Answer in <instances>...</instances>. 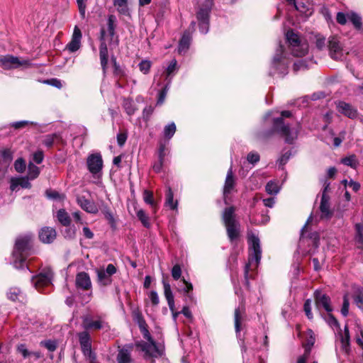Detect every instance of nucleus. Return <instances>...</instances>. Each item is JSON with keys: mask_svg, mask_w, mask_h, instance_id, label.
<instances>
[{"mask_svg": "<svg viewBox=\"0 0 363 363\" xmlns=\"http://www.w3.org/2000/svg\"><path fill=\"white\" fill-rule=\"evenodd\" d=\"M248 243L249 259L248 263L245 265L244 272L245 280L247 286H249V272L251 267L255 268L257 267L262 257V250L259 238L252 233H248Z\"/></svg>", "mask_w": 363, "mask_h": 363, "instance_id": "3", "label": "nucleus"}, {"mask_svg": "<svg viewBox=\"0 0 363 363\" xmlns=\"http://www.w3.org/2000/svg\"><path fill=\"white\" fill-rule=\"evenodd\" d=\"M29 65L28 60H22L17 57L6 55L0 57V65L5 69H10L19 67L22 65Z\"/></svg>", "mask_w": 363, "mask_h": 363, "instance_id": "11", "label": "nucleus"}, {"mask_svg": "<svg viewBox=\"0 0 363 363\" xmlns=\"http://www.w3.org/2000/svg\"><path fill=\"white\" fill-rule=\"evenodd\" d=\"M86 164L89 171L93 175L101 174L103 168V160L101 154L95 153L89 155Z\"/></svg>", "mask_w": 363, "mask_h": 363, "instance_id": "9", "label": "nucleus"}, {"mask_svg": "<svg viewBox=\"0 0 363 363\" xmlns=\"http://www.w3.org/2000/svg\"><path fill=\"white\" fill-rule=\"evenodd\" d=\"M245 313L244 307H238L235 310V328L236 333H239L241 330L242 314Z\"/></svg>", "mask_w": 363, "mask_h": 363, "instance_id": "34", "label": "nucleus"}, {"mask_svg": "<svg viewBox=\"0 0 363 363\" xmlns=\"http://www.w3.org/2000/svg\"><path fill=\"white\" fill-rule=\"evenodd\" d=\"M40 345L47 348L49 351L53 352L57 348V343L52 340L42 341Z\"/></svg>", "mask_w": 363, "mask_h": 363, "instance_id": "53", "label": "nucleus"}, {"mask_svg": "<svg viewBox=\"0 0 363 363\" xmlns=\"http://www.w3.org/2000/svg\"><path fill=\"white\" fill-rule=\"evenodd\" d=\"M76 286L84 291H88L91 289V281L89 275L84 272H79L76 276Z\"/></svg>", "mask_w": 363, "mask_h": 363, "instance_id": "17", "label": "nucleus"}, {"mask_svg": "<svg viewBox=\"0 0 363 363\" xmlns=\"http://www.w3.org/2000/svg\"><path fill=\"white\" fill-rule=\"evenodd\" d=\"M82 328L87 330H109L108 323L101 315H85L82 316Z\"/></svg>", "mask_w": 363, "mask_h": 363, "instance_id": "5", "label": "nucleus"}, {"mask_svg": "<svg viewBox=\"0 0 363 363\" xmlns=\"http://www.w3.org/2000/svg\"><path fill=\"white\" fill-rule=\"evenodd\" d=\"M57 220L64 226H69L71 218L69 213L65 209H60L57 212Z\"/></svg>", "mask_w": 363, "mask_h": 363, "instance_id": "31", "label": "nucleus"}, {"mask_svg": "<svg viewBox=\"0 0 363 363\" xmlns=\"http://www.w3.org/2000/svg\"><path fill=\"white\" fill-rule=\"evenodd\" d=\"M207 8L201 9L197 13V19L199 22V30L202 33H207L208 31V16L213 0H206Z\"/></svg>", "mask_w": 363, "mask_h": 363, "instance_id": "8", "label": "nucleus"}, {"mask_svg": "<svg viewBox=\"0 0 363 363\" xmlns=\"http://www.w3.org/2000/svg\"><path fill=\"white\" fill-rule=\"evenodd\" d=\"M132 346L125 345L120 349L117 355L118 363H130L131 362L130 352Z\"/></svg>", "mask_w": 363, "mask_h": 363, "instance_id": "22", "label": "nucleus"}, {"mask_svg": "<svg viewBox=\"0 0 363 363\" xmlns=\"http://www.w3.org/2000/svg\"><path fill=\"white\" fill-rule=\"evenodd\" d=\"M307 335L308 336V338L307 340V344L306 349L308 350V351L310 352L311 347L314 345L315 338L314 333L312 330H308L307 331Z\"/></svg>", "mask_w": 363, "mask_h": 363, "instance_id": "48", "label": "nucleus"}, {"mask_svg": "<svg viewBox=\"0 0 363 363\" xmlns=\"http://www.w3.org/2000/svg\"><path fill=\"white\" fill-rule=\"evenodd\" d=\"M17 350L24 358L28 357L31 353L27 350L25 344H21L18 346Z\"/></svg>", "mask_w": 363, "mask_h": 363, "instance_id": "61", "label": "nucleus"}, {"mask_svg": "<svg viewBox=\"0 0 363 363\" xmlns=\"http://www.w3.org/2000/svg\"><path fill=\"white\" fill-rule=\"evenodd\" d=\"M9 299L16 301L18 300L23 299V294L22 291L16 287L11 288L7 293Z\"/></svg>", "mask_w": 363, "mask_h": 363, "instance_id": "35", "label": "nucleus"}, {"mask_svg": "<svg viewBox=\"0 0 363 363\" xmlns=\"http://www.w3.org/2000/svg\"><path fill=\"white\" fill-rule=\"evenodd\" d=\"M291 5H293L300 13L306 16L311 15L312 13L309 8V4L306 0H296L295 3H293Z\"/></svg>", "mask_w": 363, "mask_h": 363, "instance_id": "27", "label": "nucleus"}, {"mask_svg": "<svg viewBox=\"0 0 363 363\" xmlns=\"http://www.w3.org/2000/svg\"><path fill=\"white\" fill-rule=\"evenodd\" d=\"M97 279L99 283L102 286L110 285L112 282L111 277H110L104 269H99L96 270Z\"/></svg>", "mask_w": 363, "mask_h": 363, "instance_id": "28", "label": "nucleus"}, {"mask_svg": "<svg viewBox=\"0 0 363 363\" xmlns=\"http://www.w3.org/2000/svg\"><path fill=\"white\" fill-rule=\"evenodd\" d=\"M281 117L274 120V128L285 138L287 143L291 144L297 138L298 128H291L288 125H284L283 118L291 116L289 111H284L281 113Z\"/></svg>", "mask_w": 363, "mask_h": 363, "instance_id": "4", "label": "nucleus"}, {"mask_svg": "<svg viewBox=\"0 0 363 363\" xmlns=\"http://www.w3.org/2000/svg\"><path fill=\"white\" fill-rule=\"evenodd\" d=\"M338 112L350 118H355L357 116V111L350 104L339 101L337 104Z\"/></svg>", "mask_w": 363, "mask_h": 363, "instance_id": "18", "label": "nucleus"}, {"mask_svg": "<svg viewBox=\"0 0 363 363\" xmlns=\"http://www.w3.org/2000/svg\"><path fill=\"white\" fill-rule=\"evenodd\" d=\"M349 306H350V303H349V299L347 298V295H345L343 297L342 307L341 308V313L345 317L347 316V315L349 313Z\"/></svg>", "mask_w": 363, "mask_h": 363, "instance_id": "50", "label": "nucleus"}, {"mask_svg": "<svg viewBox=\"0 0 363 363\" xmlns=\"http://www.w3.org/2000/svg\"><path fill=\"white\" fill-rule=\"evenodd\" d=\"M152 63L150 61L144 60L139 64V69L143 74H147L150 69Z\"/></svg>", "mask_w": 363, "mask_h": 363, "instance_id": "46", "label": "nucleus"}, {"mask_svg": "<svg viewBox=\"0 0 363 363\" xmlns=\"http://www.w3.org/2000/svg\"><path fill=\"white\" fill-rule=\"evenodd\" d=\"M350 20L356 28H357V29L361 28L362 19L357 14H356V13L352 14V16L350 18Z\"/></svg>", "mask_w": 363, "mask_h": 363, "instance_id": "52", "label": "nucleus"}, {"mask_svg": "<svg viewBox=\"0 0 363 363\" xmlns=\"http://www.w3.org/2000/svg\"><path fill=\"white\" fill-rule=\"evenodd\" d=\"M328 49L332 58L340 59L342 56V46L337 36H331L328 39Z\"/></svg>", "mask_w": 363, "mask_h": 363, "instance_id": "13", "label": "nucleus"}, {"mask_svg": "<svg viewBox=\"0 0 363 363\" xmlns=\"http://www.w3.org/2000/svg\"><path fill=\"white\" fill-rule=\"evenodd\" d=\"M46 194L48 197L50 199L62 200L65 198L64 195L60 194L56 191H47Z\"/></svg>", "mask_w": 363, "mask_h": 363, "instance_id": "60", "label": "nucleus"}, {"mask_svg": "<svg viewBox=\"0 0 363 363\" xmlns=\"http://www.w3.org/2000/svg\"><path fill=\"white\" fill-rule=\"evenodd\" d=\"M247 160L250 163L254 164L259 160V155L257 152H250L247 155Z\"/></svg>", "mask_w": 363, "mask_h": 363, "instance_id": "64", "label": "nucleus"}, {"mask_svg": "<svg viewBox=\"0 0 363 363\" xmlns=\"http://www.w3.org/2000/svg\"><path fill=\"white\" fill-rule=\"evenodd\" d=\"M39 238L44 243H50L56 238V231L52 228H43L39 233Z\"/></svg>", "mask_w": 363, "mask_h": 363, "instance_id": "20", "label": "nucleus"}, {"mask_svg": "<svg viewBox=\"0 0 363 363\" xmlns=\"http://www.w3.org/2000/svg\"><path fill=\"white\" fill-rule=\"evenodd\" d=\"M133 319L138 325L139 328H143L146 327L147 324L146 323L145 320L144 319L141 312L138 310L134 311L133 313Z\"/></svg>", "mask_w": 363, "mask_h": 363, "instance_id": "39", "label": "nucleus"}, {"mask_svg": "<svg viewBox=\"0 0 363 363\" xmlns=\"http://www.w3.org/2000/svg\"><path fill=\"white\" fill-rule=\"evenodd\" d=\"M79 342L82 351L84 355L90 356L91 354V340L88 331L78 333Z\"/></svg>", "mask_w": 363, "mask_h": 363, "instance_id": "14", "label": "nucleus"}, {"mask_svg": "<svg viewBox=\"0 0 363 363\" xmlns=\"http://www.w3.org/2000/svg\"><path fill=\"white\" fill-rule=\"evenodd\" d=\"M136 215L139 220L141 222L145 228H150V222L149 219V216L147 215L145 211L143 209H139L136 212Z\"/></svg>", "mask_w": 363, "mask_h": 363, "instance_id": "37", "label": "nucleus"}, {"mask_svg": "<svg viewBox=\"0 0 363 363\" xmlns=\"http://www.w3.org/2000/svg\"><path fill=\"white\" fill-rule=\"evenodd\" d=\"M354 301L359 308H363V293L356 294L354 296Z\"/></svg>", "mask_w": 363, "mask_h": 363, "instance_id": "63", "label": "nucleus"}, {"mask_svg": "<svg viewBox=\"0 0 363 363\" xmlns=\"http://www.w3.org/2000/svg\"><path fill=\"white\" fill-rule=\"evenodd\" d=\"M77 203L83 210L88 213H96L98 212L97 206L84 196H78Z\"/></svg>", "mask_w": 363, "mask_h": 363, "instance_id": "21", "label": "nucleus"}, {"mask_svg": "<svg viewBox=\"0 0 363 363\" xmlns=\"http://www.w3.org/2000/svg\"><path fill=\"white\" fill-rule=\"evenodd\" d=\"M14 168L19 173L23 172L26 169L25 161L21 158L18 159L14 163Z\"/></svg>", "mask_w": 363, "mask_h": 363, "instance_id": "49", "label": "nucleus"}, {"mask_svg": "<svg viewBox=\"0 0 363 363\" xmlns=\"http://www.w3.org/2000/svg\"><path fill=\"white\" fill-rule=\"evenodd\" d=\"M341 342L344 347H347L350 342V332L347 325L345 326L344 335L341 337Z\"/></svg>", "mask_w": 363, "mask_h": 363, "instance_id": "51", "label": "nucleus"}, {"mask_svg": "<svg viewBox=\"0 0 363 363\" xmlns=\"http://www.w3.org/2000/svg\"><path fill=\"white\" fill-rule=\"evenodd\" d=\"M329 183L325 184V188L322 194L321 201L320 205V211L321 213V218L328 219L331 217L332 211L330 208V198L326 194V191L329 186Z\"/></svg>", "mask_w": 363, "mask_h": 363, "instance_id": "12", "label": "nucleus"}, {"mask_svg": "<svg viewBox=\"0 0 363 363\" xmlns=\"http://www.w3.org/2000/svg\"><path fill=\"white\" fill-rule=\"evenodd\" d=\"M283 52L284 46L279 44V48L277 50V53L275 54L272 62V66L276 69H277L278 66H281L283 69H285V65L281 62V59Z\"/></svg>", "mask_w": 363, "mask_h": 363, "instance_id": "32", "label": "nucleus"}, {"mask_svg": "<svg viewBox=\"0 0 363 363\" xmlns=\"http://www.w3.org/2000/svg\"><path fill=\"white\" fill-rule=\"evenodd\" d=\"M136 346L145 352L146 354L150 356H157V354H161V352L158 350L155 342L152 341V342H138L136 344Z\"/></svg>", "mask_w": 363, "mask_h": 363, "instance_id": "19", "label": "nucleus"}, {"mask_svg": "<svg viewBox=\"0 0 363 363\" xmlns=\"http://www.w3.org/2000/svg\"><path fill=\"white\" fill-rule=\"evenodd\" d=\"M177 201H174V194L169 186L166 192L165 206H168L170 209L174 210L177 208Z\"/></svg>", "mask_w": 363, "mask_h": 363, "instance_id": "33", "label": "nucleus"}, {"mask_svg": "<svg viewBox=\"0 0 363 363\" xmlns=\"http://www.w3.org/2000/svg\"><path fill=\"white\" fill-rule=\"evenodd\" d=\"M324 319L328 323V324L333 328H340V325L337 319L331 314V313H328V314L324 316Z\"/></svg>", "mask_w": 363, "mask_h": 363, "instance_id": "44", "label": "nucleus"}, {"mask_svg": "<svg viewBox=\"0 0 363 363\" xmlns=\"http://www.w3.org/2000/svg\"><path fill=\"white\" fill-rule=\"evenodd\" d=\"M227 235L231 242L237 239L240 233V224L238 222L225 225Z\"/></svg>", "mask_w": 363, "mask_h": 363, "instance_id": "25", "label": "nucleus"}, {"mask_svg": "<svg viewBox=\"0 0 363 363\" xmlns=\"http://www.w3.org/2000/svg\"><path fill=\"white\" fill-rule=\"evenodd\" d=\"M265 189L269 194H277L279 191V186L277 182L270 181L267 184Z\"/></svg>", "mask_w": 363, "mask_h": 363, "instance_id": "43", "label": "nucleus"}, {"mask_svg": "<svg viewBox=\"0 0 363 363\" xmlns=\"http://www.w3.org/2000/svg\"><path fill=\"white\" fill-rule=\"evenodd\" d=\"M191 40V36L189 32L185 31L179 41V52H185L189 48L190 43Z\"/></svg>", "mask_w": 363, "mask_h": 363, "instance_id": "26", "label": "nucleus"}, {"mask_svg": "<svg viewBox=\"0 0 363 363\" xmlns=\"http://www.w3.org/2000/svg\"><path fill=\"white\" fill-rule=\"evenodd\" d=\"M33 123L29 121H17L11 123V127L14 128L15 129H21L23 128L26 126L28 125H33Z\"/></svg>", "mask_w": 363, "mask_h": 363, "instance_id": "55", "label": "nucleus"}, {"mask_svg": "<svg viewBox=\"0 0 363 363\" xmlns=\"http://www.w3.org/2000/svg\"><path fill=\"white\" fill-rule=\"evenodd\" d=\"M40 174V168L30 162L28 166V177L33 180L36 179Z\"/></svg>", "mask_w": 363, "mask_h": 363, "instance_id": "38", "label": "nucleus"}, {"mask_svg": "<svg viewBox=\"0 0 363 363\" xmlns=\"http://www.w3.org/2000/svg\"><path fill=\"white\" fill-rule=\"evenodd\" d=\"M67 228L65 230L64 236L67 238L72 239L75 237L76 229L74 226H66Z\"/></svg>", "mask_w": 363, "mask_h": 363, "instance_id": "54", "label": "nucleus"}, {"mask_svg": "<svg viewBox=\"0 0 363 363\" xmlns=\"http://www.w3.org/2000/svg\"><path fill=\"white\" fill-rule=\"evenodd\" d=\"M162 284H163V287H164V296L167 299L169 308L172 313L173 318L174 320H176L179 313L175 312V311H174V299L173 294L171 290L170 284H169V282H167L164 279L162 280Z\"/></svg>", "mask_w": 363, "mask_h": 363, "instance_id": "16", "label": "nucleus"}, {"mask_svg": "<svg viewBox=\"0 0 363 363\" xmlns=\"http://www.w3.org/2000/svg\"><path fill=\"white\" fill-rule=\"evenodd\" d=\"M52 278V273L51 271L48 270L45 272L40 273L39 274L32 278V284L34 287L39 291L47 294L49 291L45 289L51 286V280Z\"/></svg>", "mask_w": 363, "mask_h": 363, "instance_id": "7", "label": "nucleus"}, {"mask_svg": "<svg viewBox=\"0 0 363 363\" xmlns=\"http://www.w3.org/2000/svg\"><path fill=\"white\" fill-rule=\"evenodd\" d=\"M171 274H172V278L174 280L177 281V280L180 279L181 276H182V268H181L180 265L178 264L174 265V267H172V269L171 270Z\"/></svg>", "mask_w": 363, "mask_h": 363, "instance_id": "47", "label": "nucleus"}, {"mask_svg": "<svg viewBox=\"0 0 363 363\" xmlns=\"http://www.w3.org/2000/svg\"><path fill=\"white\" fill-rule=\"evenodd\" d=\"M315 38L316 47L320 50L323 49L325 45V38L320 35H316Z\"/></svg>", "mask_w": 363, "mask_h": 363, "instance_id": "62", "label": "nucleus"}, {"mask_svg": "<svg viewBox=\"0 0 363 363\" xmlns=\"http://www.w3.org/2000/svg\"><path fill=\"white\" fill-rule=\"evenodd\" d=\"M286 40L291 46L292 54L296 57H303L308 52V45L300 40L298 35L292 30H288L286 34Z\"/></svg>", "mask_w": 363, "mask_h": 363, "instance_id": "6", "label": "nucleus"}, {"mask_svg": "<svg viewBox=\"0 0 363 363\" xmlns=\"http://www.w3.org/2000/svg\"><path fill=\"white\" fill-rule=\"evenodd\" d=\"M143 200L147 204L151 206L153 213H156L157 203L154 199L152 192L149 190H145L143 192Z\"/></svg>", "mask_w": 363, "mask_h": 363, "instance_id": "29", "label": "nucleus"}, {"mask_svg": "<svg viewBox=\"0 0 363 363\" xmlns=\"http://www.w3.org/2000/svg\"><path fill=\"white\" fill-rule=\"evenodd\" d=\"M235 208L233 206L225 208L222 214V220L225 225L237 223L235 218Z\"/></svg>", "mask_w": 363, "mask_h": 363, "instance_id": "23", "label": "nucleus"}, {"mask_svg": "<svg viewBox=\"0 0 363 363\" xmlns=\"http://www.w3.org/2000/svg\"><path fill=\"white\" fill-rule=\"evenodd\" d=\"M86 1L87 0H77L79 11L82 18H84L85 16Z\"/></svg>", "mask_w": 363, "mask_h": 363, "instance_id": "57", "label": "nucleus"}, {"mask_svg": "<svg viewBox=\"0 0 363 363\" xmlns=\"http://www.w3.org/2000/svg\"><path fill=\"white\" fill-rule=\"evenodd\" d=\"M149 298L153 306H157L160 303V298L157 293L155 291H151L149 293Z\"/></svg>", "mask_w": 363, "mask_h": 363, "instance_id": "56", "label": "nucleus"}, {"mask_svg": "<svg viewBox=\"0 0 363 363\" xmlns=\"http://www.w3.org/2000/svg\"><path fill=\"white\" fill-rule=\"evenodd\" d=\"M82 38V34L81 30L77 26H75L71 41L67 45V50L71 52L78 50L81 47Z\"/></svg>", "mask_w": 363, "mask_h": 363, "instance_id": "15", "label": "nucleus"}, {"mask_svg": "<svg viewBox=\"0 0 363 363\" xmlns=\"http://www.w3.org/2000/svg\"><path fill=\"white\" fill-rule=\"evenodd\" d=\"M128 135L125 132L119 133L117 135V143L120 147H123L127 140Z\"/></svg>", "mask_w": 363, "mask_h": 363, "instance_id": "58", "label": "nucleus"}, {"mask_svg": "<svg viewBox=\"0 0 363 363\" xmlns=\"http://www.w3.org/2000/svg\"><path fill=\"white\" fill-rule=\"evenodd\" d=\"M32 237L29 235L19 236L13 251V264L16 269L26 268L29 270L26 258L30 255Z\"/></svg>", "mask_w": 363, "mask_h": 363, "instance_id": "2", "label": "nucleus"}, {"mask_svg": "<svg viewBox=\"0 0 363 363\" xmlns=\"http://www.w3.org/2000/svg\"><path fill=\"white\" fill-rule=\"evenodd\" d=\"M29 179H30L28 177H19L18 178L19 186H21L22 188H24V189H30L31 187V184L28 181Z\"/></svg>", "mask_w": 363, "mask_h": 363, "instance_id": "59", "label": "nucleus"}, {"mask_svg": "<svg viewBox=\"0 0 363 363\" xmlns=\"http://www.w3.org/2000/svg\"><path fill=\"white\" fill-rule=\"evenodd\" d=\"M123 107L125 109L126 113L129 116L133 115L135 110L137 109L134 101L130 99H123Z\"/></svg>", "mask_w": 363, "mask_h": 363, "instance_id": "36", "label": "nucleus"}, {"mask_svg": "<svg viewBox=\"0 0 363 363\" xmlns=\"http://www.w3.org/2000/svg\"><path fill=\"white\" fill-rule=\"evenodd\" d=\"M176 132V125L174 122H172L167 125L164 128V136L167 139H170L173 137Z\"/></svg>", "mask_w": 363, "mask_h": 363, "instance_id": "41", "label": "nucleus"}, {"mask_svg": "<svg viewBox=\"0 0 363 363\" xmlns=\"http://www.w3.org/2000/svg\"><path fill=\"white\" fill-rule=\"evenodd\" d=\"M107 31L102 28L100 35L99 56L102 69L105 74L108 65V46L110 50L118 48L119 39L115 33L114 17L110 16L108 19Z\"/></svg>", "mask_w": 363, "mask_h": 363, "instance_id": "1", "label": "nucleus"}, {"mask_svg": "<svg viewBox=\"0 0 363 363\" xmlns=\"http://www.w3.org/2000/svg\"><path fill=\"white\" fill-rule=\"evenodd\" d=\"M193 286L191 283L187 281L184 278L181 279L178 283V291H183L185 293H189L192 291Z\"/></svg>", "mask_w": 363, "mask_h": 363, "instance_id": "42", "label": "nucleus"}, {"mask_svg": "<svg viewBox=\"0 0 363 363\" xmlns=\"http://www.w3.org/2000/svg\"><path fill=\"white\" fill-rule=\"evenodd\" d=\"M315 307L318 310L323 308L327 313H331L333 310L330 304V298L320 290L314 292Z\"/></svg>", "mask_w": 363, "mask_h": 363, "instance_id": "10", "label": "nucleus"}, {"mask_svg": "<svg viewBox=\"0 0 363 363\" xmlns=\"http://www.w3.org/2000/svg\"><path fill=\"white\" fill-rule=\"evenodd\" d=\"M234 186L235 179L233 178L232 168L230 167L228 171L223 188V195L225 197H226L228 194H230Z\"/></svg>", "mask_w": 363, "mask_h": 363, "instance_id": "24", "label": "nucleus"}, {"mask_svg": "<svg viewBox=\"0 0 363 363\" xmlns=\"http://www.w3.org/2000/svg\"><path fill=\"white\" fill-rule=\"evenodd\" d=\"M341 162L345 165L349 166L352 168H356L359 164L357 157L354 155H350L342 158Z\"/></svg>", "mask_w": 363, "mask_h": 363, "instance_id": "40", "label": "nucleus"}, {"mask_svg": "<svg viewBox=\"0 0 363 363\" xmlns=\"http://www.w3.org/2000/svg\"><path fill=\"white\" fill-rule=\"evenodd\" d=\"M113 5L119 13L125 16L129 14L128 0H113Z\"/></svg>", "mask_w": 363, "mask_h": 363, "instance_id": "30", "label": "nucleus"}, {"mask_svg": "<svg viewBox=\"0 0 363 363\" xmlns=\"http://www.w3.org/2000/svg\"><path fill=\"white\" fill-rule=\"evenodd\" d=\"M311 300L307 299L305 301L304 305H303V310L306 313V315L309 320H312L313 316L311 311Z\"/></svg>", "mask_w": 363, "mask_h": 363, "instance_id": "45", "label": "nucleus"}]
</instances>
